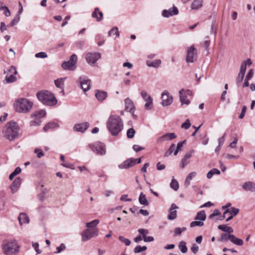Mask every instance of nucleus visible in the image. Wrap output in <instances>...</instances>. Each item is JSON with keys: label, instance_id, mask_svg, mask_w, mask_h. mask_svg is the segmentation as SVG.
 <instances>
[{"label": "nucleus", "instance_id": "19", "mask_svg": "<svg viewBox=\"0 0 255 255\" xmlns=\"http://www.w3.org/2000/svg\"><path fill=\"white\" fill-rule=\"evenodd\" d=\"M135 165L134 158H130L125 161L122 164L119 165L120 168L127 169Z\"/></svg>", "mask_w": 255, "mask_h": 255}, {"label": "nucleus", "instance_id": "49", "mask_svg": "<svg viewBox=\"0 0 255 255\" xmlns=\"http://www.w3.org/2000/svg\"><path fill=\"white\" fill-rule=\"evenodd\" d=\"M147 250V247L146 246L141 247L140 246H136L134 249V252L135 253H139L141 252L145 251Z\"/></svg>", "mask_w": 255, "mask_h": 255}, {"label": "nucleus", "instance_id": "18", "mask_svg": "<svg viewBox=\"0 0 255 255\" xmlns=\"http://www.w3.org/2000/svg\"><path fill=\"white\" fill-rule=\"evenodd\" d=\"M178 207L174 203L172 204L169 210V214L167 216V218L168 220H173L176 218L177 217V211L176 209H178Z\"/></svg>", "mask_w": 255, "mask_h": 255}, {"label": "nucleus", "instance_id": "7", "mask_svg": "<svg viewBox=\"0 0 255 255\" xmlns=\"http://www.w3.org/2000/svg\"><path fill=\"white\" fill-rule=\"evenodd\" d=\"M77 56L76 54H73L70 57L69 61L64 62L61 66L64 70H74L76 68L77 62Z\"/></svg>", "mask_w": 255, "mask_h": 255}, {"label": "nucleus", "instance_id": "41", "mask_svg": "<svg viewBox=\"0 0 255 255\" xmlns=\"http://www.w3.org/2000/svg\"><path fill=\"white\" fill-rule=\"evenodd\" d=\"M178 248L180 251L184 254L187 252V248L186 246V243L184 241H181L178 245Z\"/></svg>", "mask_w": 255, "mask_h": 255}, {"label": "nucleus", "instance_id": "29", "mask_svg": "<svg viewBox=\"0 0 255 255\" xmlns=\"http://www.w3.org/2000/svg\"><path fill=\"white\" fill-rule=\"evenodd\" d=\"M92 17L96 18L98 21H100L103 18V13L100 11L98 8H95L94 11L92 13Z\"/></svg>", "mask_w": 255, "mask_h": 255}, {"label": "nucleus", "instance_id": "6", "mask_svg": "<svg viewBox=\"0 0 255 255\" xmlns=\"http://www.w3.org/2000/svg\"><path fill=\"white\" fill-rule=\"evenodd\" d=\"M197 51L194 45L187 48V54L186 56V61L188 63H193L197 59Z\"/></svg>", "mask_w": 255, "mask_h": 255}, {"label": "nucleus", "instance_id": "55", "mask_svg": "<svg viewBox=\"0 0 255 255\" xmlns=\"http://www.w3.org/2000/svg\"><path fill=\"white\" fill-rule=\"evenodd\" d=\"M34 152L37 154V156L38 158H41L44 155V152L42 151V149L40 148H35Z\"/></svg>", "mask_w": 255, "mask_h": 255}, {"label": "nucleus", "instance_id": "39", "mask_svg": "<svg viewBox=\"0 0 255 255\" xmlns=\"http://www.w3.org/2000/svg\"><path fill=\"white\" fill-rule=\"evenodd\" d=\"M58 127V125L54 122H50L47 124L43 128L44 131H47L50 128H53Z\"/></svg>", "mask_w": 255, "mask_h": 255}, {"label": "nucleus", "instance_id": "30", "mask_svg": "<svg viewBox=\"0 0 255 255\" xmlns=\"http://www.w3.org/2000/svg\"><path fill=\"white\" fill-rule=\"evenodd\" d=\"M146 63V65L148 67L157 68L160 65L161 61L159 59H156L152 61L150 60H147Z\"/></svg>", "mask_w": 255, "mask_h": 255}, {"label": "nucleus", "instance_id": "16", "mask_svg": "<svg viewBox=\"0 0 255 255\" xmlns=\"http://www.w3.org/2000/svg\"><path fill=\"white\" fill-rule=\"evenodd\" d=\"M179 11L177 7L174 6L169 9H164L162 11V15L163 17H169L177 15Z\"/></svg>", "mask_w": 255, "mask_h": 255}, {"label": "nucleus", "instance_id": "23", "mask_svg": "<svg viewBox=\"0 0 255 255\" xmlns=\"http://www.w3.org/2000/svg\"><path fill=\"white\" fill-rule=\"evenodd\" d=\"M177 136L174 133H167L163 135L158 138V141L162 142L167 140H171L175 138Z\"/></svg>", "mask_w": 255, "mask_h": 255}, {"label": "nucleus", "instance_id": "38", "mask_svg": "<svg viewBox=\"0 0 255 255\" xmlns=\"http://www.w3.org/2000/svg\"><path fill=\"white\" fill-rule=\"evenodd\" d=\"M197 175L196 172H192L190 173L186 177L185 183L187 186H189L190 184V181L192 180L193 177H195Z\"/></svg>", "mask_w": 255, "mask_h": 255}, {"label": "nucleus", "instance_id": "13", "mask_svg": "<svg viewBox=\"0 0 255 255\" xmlns=\"http://www.w3.org/2000/svg\"><path fill=\"white\" fill-rule=\"evenodd\" d=\"M78 81L80 83L81 87L83 89L84 92L85 93L86 92L89 91L90 89L91 81L87 77L85 76H81L79 77Z\"/></svg>", "mask_w": 255, "mask_h": 255}, {"label": "nucleus", "instance_id": "17", "mask_svg": "<svg viewBox=\"0 0 255 255\" xmlns=\"http://www.w3.org/2000/svg\"><path fill=\"white\" fill-rule=\"evenodd\" d=\"M194 152V150L192 149L189 152L185 153L183 158L182 159L180 167L182 169H183L186 165L189 163V159L191 157L192 154Z\"/></svg>", "mask_w": 255, "mask_h": 255}, {"label": "nucleus", "instance_id": "15", "mask_svg": "<svg viewBox=\"0 0 255 255\" xmlns=\"http://www.w3.org/2000/svg\"><path fill=\"white\" fill-rule=\"evenodd\" d=\"M162 104L163 106H167L170 105L173 102V98L172 96H170L169 93L164 91L161 96Z\"/></svg>", "mask_w": 255, "mask_h": 255}, {"label": "nucleus", "instance_id": "24", "mask_svg": "<svg viewBox=\"0 0 255 255\" xmlns=\"http://www.w3.org/2000/svg\"><path fill=\"white\" fill-rule=\"evenodd\" d=\"M21 182V179L20 178H16L13 182L12 185L10 186V189L12 193H15L19 188Z\"/></svg>", "mask_w": 255, "mask_h": 255}, {"label": "nucleus", "instance_id": "45", "mask_svg": "<svg viewBox=\"0 0 255 255\" xmlns=\"http://www.w3.org/2000/svg\"><path fill=\"white\" fill-rule=\"evenodd\" d=\"M203 225L204 222L199 220H195L190 223V227L191 228H193L195 227H202Z\"/></svg>", "mask_w": 255, "mask_h": 255}, {"label": "nucleus", "instance_id": "28", "mask_svg": "<svg viewBox=\"0 0 255 255\" xmlns=\"http://www.w3.org/2000/svg\"><path fill=\"white\" fill-rule=\"evenodd\" d=\"M203 0H194L191 5L192 9H199L203 6Z\"/></svg>", "mask_w": 255, "mask_h": 255}, {"label": "nucleus", "instance_id": "1", "mask_svg": "<svg viewBox=\"0 0 255 255\" xmlns=\"http://www.w3.org/2000/svg\"><path fill=\"white\" fill-rule=\"evenodd\" d=\"M20 128L17 123L10 121L3 127L2 133L3 136L9 141H12L18 138Z\"/></svg>", "mask_w": 255, "mask_h": 255}, {"label": "nucleus", "instance_id": "25", "mask_svg": "<svg viewBox=\"0 0 255 255\" xmlns=\"http://www.w3.org/2000/svg\"><path fill=\"white\" fill-rule=\"evenodd\" d=\"M95 96L99 101L102 102L106 99L108 94L105 91L97 90L96 91Z\"/></svg>", "mask_w": 255, "mask_h": 255}, {"label": "nucleus", "instance_id": "4", "mask_svg": "<svg viewBox=\"0 0 255 255\" xmlns=\"http://www.w3.org/2000/svg\"><path fill=\"white\" fill-rule=\"evenodd\" d=\"M38 100L47 106H53L57 104V101L54 95L48 91H40L36 94Z\"/></svg>", "mask_w": 255, "mask_h": 255}, {"label": "nucleus", "instance_id": "35", "mask_svg": "<svg viewBox=\"0 0 255 255\" xmlns=\"http://www.w3.org/2000/svg\"><path fill=\"white\" fill-rule=\"evenodd\" d=\"M66 78H59L54 81L55 86L61 89H63L65 80Z\"/></svg>", "mask_w": 255, "mask_h": 255}, {"label": "nucleus", "instance_id": "42", "mask_svg": "<svg viewBox=\"0 0 255 255\" xmlns=\"http://www.w3.org/2000/svg\"><path fill=\"white\" fill-rule=\"evenodd\" d=\"M186 142V140H184L182 141L179 142L178 143L176 147V149L175 150L174 152V155H176L178 152L181 150L182 147L183 146L184 144H185Z\"/></svg>", "mask_w": 255, "mask_h": 255}, {"label": "nucleus", "instance_id": "50", "mask_svg": "<svg viewBox=\"0 0 255 255\" xmlns=\"http://www.w3.org/2000/svg\"><path fill=\"white\" fill-rule=\"evenodd\" d=\"M175 147V144L174 143H172L170 145L168 150L165 153L164 156L165 157H167V156L170 155L172 154V153L173 152V150H174Z\"/></svg>", "mask_w": 255, "mask_h": 255}, {"label": "nucleus", "instance_id": "40", "mask_svg": "<svg viewBox=\"0 0 255 255\" xmlns=\"http://www.w3.org/2000/svg\"><path fill=\"white\" fill-rule=\"evenodd\" d=\"M232 235L231 234H223L221 235L220 238L218 239V241L219 242H226L228 240H230Z\"/></svg>", "mask_w": 255, "mask_h": 255}, {"label": "nucleus", "instance_id": "63", "mask_svg": "<svg viewBox=\"0 0 255 255\" xmlns=\"http://www.w3.org/2000/svg\"><path fill=\"white\" fill-rule=\"evenodd\" d=\"M138 232L140 235H147L149 233V231L147 229H139Z\"/></svg>", "mask_w": 255, "mask_h": 255}, {"label": "nucleus", "instance_id": "47", "mask_svg": "<svg viewBox=\"0 0 255 255\" xmlns=\"http://www.w3.org/2000/svg\"><path fill=\"white\" fill-rule=\"evenodd\" d=\"M20 20V16L17 15L16 17L10 22V23L7 26L8 27H12L16 24Z\"/></svg>", "mask_w": 255, "mask_h": 255}, {"label": "nucleus", "instance_id": "51", "mask_svg": "<svg viewBox=\"0 0 255 255\" xmlns=\"http://www.w3.org/2000/svg\"><path fill=\"white\" fill-rule=\"evenodd\" d=\"M127 136L129 138H132L133 137L135 134V130L133 128H129L127 132Z\"/></svg>", "mask_w": 255, "mask_h": 255}, {"label": "nucleus", "instance_id": "33", "mask_svg": "<svg viewBox=\"0 0 255 255\" xmlns=\"http://www.w3.org/2000/svg\"><path fill=\"white\" fill-rule=\"evenodd\" d=\"M219 230H220L228 234H231L233 233L234 230L232 227L227 226V225H220L218 227Z\"/></svg>", "mask_w": 255, "mask_h": 255}, {"label": "nucleus", "instance_id": "37", "mask_svg": "<svg viewBox=\"0 0 255 255\" xmlns=\"http://www.w3.org/2000/svg\"><path fill=\"white\" fill-rule=\"evenodd\" d=\"M99 223V220L98 219H96L94 220H93L92 221L90 222H88L86 224V227L88 228V229H93V228H97L96 226L98 225Z\"/></svg>", "mask_w": 255, "mask_h": 255}, {"label": "nucleus", "instance_id": "52", "mask_svg": "<svg viewBox=\"0 0 255 255\" xmlns=\"http://www.w3.org/2000/svg\"><path fill=\"white\" fill-rule=\"evenodd\" d=\"M119 239L121 242L124 243L126 246H129L131 243V242L129 239H126L123 236H119Z\"/></svg>", "mask_w": 255, "mask_h": 255}, {"label": "nucleus", "instance_id": "32", "mask_svg": "<svg viewBox=\"0 0 255 255\" xmlns=\"http://www.w3.org/2000/svg\"><path fill=\"white\" fill-rule=\"evenodd\" d=\"M183 93H185L184 89H181L179 92L180 102L182 105L183 104L188 105L190 103V101L189 100H188L186 98V96H185V95L183 94Z\"/></svg>", "mask_w": 255, "mask_h": 255}, {"label": "nucleus", "instance_id": "62", "mask_svg": "<svg viewBox=\"0 0 255 255\" xmlns=\"http://www.w3.org/2000/svg\"><path fill=\"white\" fill-rule=\"evenodd\" d=\"M32 247L37 254L40 253V250H39V244L37 243H33Z\"/></svg>", "mask_w": 255, "mask_h": 255}, {"label": "nucleus", "instance_id": "2", "mask_svg": "<svg viewBox=\"0 0 255 255\" xmlns=\"http://www.w3.org/2000/svg\"><path fill=\"white\" fill-rule=\"evenodd\" d=\"M107 127L112 135H118L123 128L122 119L119 116L111 115L108 119Z\"/></svg>", "mask_w": 255, "mask_h": 255}, {"label": "nucleus", "instance_id": "61", "mask_svg": "<svg viewBox=\"0 0 255 255\" xmlns=\"http://www.w3.org/2000/svg\"><path fill=\"white\" fill-rule=\"evenodd\" d=\"M226 134L224 133L223 136L218 139V144L220 146H222L225 141V137Z\"/></svg>", "mask_w": 255, "mask_h": 255}, {"label": "nucleus", "instance_id": "14", "mask_svg": "<svg viewBox=\"0 0 255 255\" xmlns=\"http://www.w3.org/2000/svg\"><path fill=\"white\" fill-rule=\"evenodd\" d=\"M101 58V54L99 52L89 53L86 55V60L89 64H94Z\"/></svg>", "mask_w": 255, "mask_h": 255}, {"label": "nucleus", "instance_id": "34", "mask_svg": "<svg viewBox=\"0 0 255 255\" xmlns=\"http://www.w3.org/2000/svg\"><path fill=\"white\" fill-rule=\"evenodd\" d=\"M233 244L239 246H241L244 244V241L243 240L237 238L236 236H235L234 235H232L230 240Z\"/></svg>", "mask_w": 255, "mask_h": 255}, {"label": "nucleus", "instance_id": "27", "mask_svg": "<svg viewBox=\"0 0 255 255\" xmlns=\"http://www.w3.org/2000/svg\"><path fill=\"white\" fill-rule=\"evenodd\" d=\"M242 187L246 191L255 192V183L252 182L248 181L245 182L242 185Z\"/></svg>", "mask_w": 255, "mask_h": 255}, {"label": "nucleus", "instance_id": "57", "mask_svg": "<svg viewBox=\"0 0 255 255\" xmlns=\"http://www.w3.org/2000/svg\"><path fill=\"white\" fill-rule=\"evenodd\" d=\"M66 249V246L64 244H61L60 246L56 248L57 252L56 253H60L62 251H64Z\"/></svg>", "mask_w": 255, "mask_h": 255}, {"label": "nucleus", "instance_id": "3", "mask_svg": "<svg viewBox=\"0 0 255 255\" xmlns=\"http://www.w3.org/2000/svg\"><path fill=\"white\" fill-rule=\"evenodd\" d=\"M1 248L5 255H16L19 252V246L17 241L14 240L3 241Z\"/></svg>", "mask_w": 255, "mask_h": 255}, {"label": "nucleus", "instance_id": "8", "mask_svg": "<svg viewBox=\"0 0 255 255\" xmlns=\"http://www.w3.org/2000/svg\"><path fill=\"white\" fill-rule=\"evenodd\" d=\"M99 230L98 228L87 229L81 233L82 241H87L91 238L98 235Z\"/></svg>", "mask_w": 255, "mask_h": 255}, {"label": "nucleus", "instance_id": "60", "mask_svg": "<svg viewBox=\"0 0 255 255\" xmlns=\"http://www.w3.org/2000/svg\"><path fill=\"white\" fill-rule=\"evenodd\" d=\"M220 215V212L219 211V210L218 209H215L213 213L210 215L209 218L211 219L215 216H218Z\"/></svg>", "mask_w": 255, "mask_h": 255}, {"label": "nucleus", "instance_id": "10", "mask_svg": "<svg viewBox=\"0 0 255 255\" xmlns=\"http://www.w3.org/2000/svg\"><path fill=\"white\" fill-rule=\"evenodd\" d=\"M140 95L145 102L144 105L145 109L146 110H151L153 108V99L144 90L141 91Z\"/></svg>", "mask_w": 255, "mask_h": 255}, {"label": "nucleus", "instance_id": "11", "mask_svg": "<svg viewBox=\"0 0 255 255\" xmlns=\"http://www.w3.org/2000/svg\"><path fill=\"white\" fill-rule=\"evenodd\" d=\"M45 110H41L39 111L34 112L31 116L34 117L35 120L31 122V126H39L41 124L40 119L43 118L46 115Z\"/></svg>", "mask_w": 255, "mask_h": 255}, {"label": "nucleus", "instance_id": "26", "mask_svg": "<svg viewBox=\"0 0 255 255\" xmlns=\"http://www.w3.org/2000/svg\"><path fill=\"white\" fill-rule=\"evenodd\" d=\"M18 219L21 226L24 224H28L29 222L28 216L24 213H21L18 216Z\"/></svg>", "mask_w": 255, "mask_h": 255}, {"label": "nucleus", "instance_id": "22", "mask_svg": "<svg viewBox=\"0 0 255 255\" xmlns=\"http://www.w3.org/2000/svg\"><path fill=\"white\" fill-rule=\"evenodd\" d=\"M89 127L88 122H85L81 124H76L74 127L75 131L84 132Z\"/></svg>", "mask_w": 255, "mask_h": 255}, {"label": "nucleus", "instance_id": "56", "mask_svg": "<svg viewBox=\"0 0 255 255\" xmlns=\"http://www.w3.org/2000/svg\"><path fill=\"white\" fill-rule=\"evenodd\" d=\"M35 56L36 58H45L47 57V54L45 52H40L36 53L35 54Z\"/></svg>", "mask_w": 255, "mask_h": 255}, {"label": "nucleus", "instance_id": "54", "mask_svg": "<svg viewBox=\"0 0 255 255\" xmlns=\"http://www.w3.org/2000/svg\"><path fill=\"white\" fill-rule=\"evenodd\" d=\"M191 126V124L189 119L186 120L185 123L182 124L181 128L186 129L189 128Z\"/></svg>", "mask_w": 255, "mask_h": 255}, {"label": "nucleus", "instance_id": "12", "mask_svg": "<svg viewBox=\"0 0 255 255\" xmlns=\"http://www.w3.org/2000/svg\"><path fill=\"white\" fill-rule=\"evenodd\" d=\"M89 146L94 152H96L97 154L104 155L106 153L105 145L101 143L97 142L91 144L89 145Z\"/></svg>", "mask_w": 255, "mask_h": 255}, {"label": "nucleus", "instance_id": "46", "mask_svg": "<svg viewBox=\"0 0 255 255\" xmlns=\"http://www.w3.org/2000/svg\"><path fill=\"white\" fill-rule=\"evenodd\" d=\"M5 80L7 83H10L16 81V78L14 74H11L10 75L7 74L5 77Z\"/></svg>", "mask_w": 255, "mask_h": 255}, {"label": "nucleus", "instance_id": "21", "mask_svg": "<svg viewBox=\"0 0 255 255\" xmlns=\"http://www.w3.org/2000/svg\"><path fill=\"white\" fill-rule=\"evenodd\" d=\"M246 71V63L245 61H243L241 64L240 72L238 74V77L237 79L238 82H241L245 76V74Z\"/></svg>", "mask_w": 255, "mask_h": 255}, {"label": "nucleus", "instance_id": "48", "mask_svg": "<svg viewBox=\"0 0 255 255\" xmlns=\"http://www.w3.org/2000/svg\"><path fill=\"white\" fill-rule=\"evenodd\" d=\"M0 9L3 10L4 11V14L6 17H9L10 16V11L8 8L6 6H1L0 7Z\"/></svg>", "mask_w": 255, "mask_h": 255}, {"label": "nucleus", "instance_id": "36", "mask_svg": "<svg viewBox=\"0 0 255 255\" xmlns=\"http://www.w3.org/2000/svg\"><path fill=\"white\" fill-rule=\"evenodd\" d=\"M139 202L140 204L147 206L149 204V203L146 199V196L142 192L140 193L139 198H138Z\"/></svg>", "mask_w": 255, "mask_h": 255}, {"label": "nucleus", "instance_id": "58", "mask_svg": "<svg viewBox=\"0 0 255 255\" xmlns=\"http://www.w3.org/2000/svg\"><path fill=\"white\" fill-rule=\"evenodd\" d=\"M254 74V70L253 69H250L248 72L246 78L247 79L251 80L252 78L253 77Z\"/></svg>", "mask_w": 255, "mask_h": 255}, {"label": "nucleus", "instance_id": "31", "mask_svg": "<svg viewBox=\"0 0 255 255\" xmlns=\"http://www.w3.org/2000/svg\"><path fill=\"white\" fill-rule=\"evenodd\" d=\"M206 219V215L205 212L204 210L198 212L197 213L196 217L194 218L195 220H199L202 222H204Z\"/></svg>", "mask_w": 255, "mask_h": 255}, {"label": "nucleus", "instance_id": "5", "mask_svg": "<svg viewBox=\"0 0 255 255\" xmlns=\"http://www.w3.org/2000/svg\"><path fill=\"white\" fill-rule=\"evenodd\" d=\"M32 106L33 103L26 98L18 99L14 104L15 111L20 113L29 112Z\"/></svg>", "mask_w": 255, "mask_h": 255}, {"label": "nucleus", "instance_id": "9", "mask_svg": "<svg viewBox=\"0 0 255 255\" xmlns=\"http://www.w3.org/2000/svg\"><path fill=\"white\" fill-rule=\"evenodd\" d=\"M239 212V209L235 207H232L231 209H226L222 217L219 220H222L227 218L226 221L228 222L232 219L234 216H236Z\"/></svg>", "mask_w": 255, "mask_h": 255}, {"label": "nucleus", "instance_id": "44", "mask_svg": "<svg viewBox=\"0 0 255 255\" xmlns=\"http://www.w3.org/2000/svg\"><path fill=\"white\" fill-rule=\"evenodd\" d=\"M108 35L110 36H113L114 35H115L116 36V37L119 36L120 35V33H119L118 27H115L113 28L112 29H111L109 31V33H108Z\"/></svg>", "mask_w": 255, "mask_h": 255}, {"label": "nucleus", "instance_id": "59", "mask_svg": "<svg viewBox=\"0 0 255 255\" xmlns=\"http://www.w3.org/2000/svg\"><path fill=\"white\" fill-rule=\"evenodd\" d=\"M246 111H247V107L246 106H244L243 107L241 113L240 114V115L239 116V119H242L244 118V117L245 116V113L246 112Z\"/></svg>", "mask_w": 255, "mask_h": 255}, {"label": "nucleus", "instance_id": "20", "mask_svg": "<svg viewBox=\"0 0 255 255\" xmlns=\"http://www.w3.org/2000/svg\"><path fill=\"white\" fill-rule=\"evenodd\" d=\"M125 110L131 113L134 111L135 106L132 101L128 98L125 100Z\"/></svg>", "mask_w": 255, "mask_h": 255}, {"label": "nucleus", "instance_id": "53", "mask_svg": "<svg viewBox=\"0 0 255 255\" xmlns=\"http://www.w3.org/2000/svg\"><path fill=\"white\" fill-rule=\"evenodd\" d=\"M186 230V228L182 227V228H176L174 229V234L175 235H180L182 232Z\"/></svg>", "mask_w": 255, "mask_h": 255}, {"label": "nucleus", "instance_id": "43", "mask_svg": "<svg viewBox=\"0 0 255 255\" xmlns=\"http://www.w3.org/2000/svg\"><path fill=\"white\" fill-rule=\"evenodd\" d=\"M170 187L175 191H177L179 188V184L176 180L172 179L170 184Z\"/></svg>", "mask_w": 255, "mask_h": 255}, {"label": "nucleus", "instance_id": "64", "mask_svg": "<svg viewBox=\"0 0 255 255\" xmlns=\"http://www.w3.org/2000/svg\"><path fill=\"white\" fill-rule=\"evenodd\" d=\"M9 72L11 73V74L16 75L17 74V72L16 71L15 67L13 66L10 67Z\"/></svg>", "mask_w": 255, "mask_h": 255}]
</instances>
